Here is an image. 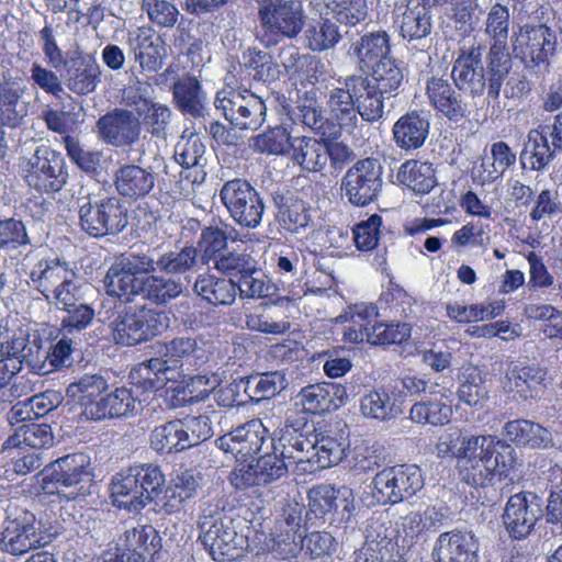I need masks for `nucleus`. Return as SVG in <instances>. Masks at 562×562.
Segmentation results:
<instances>
[{"mask_svg":"<svg viewBox=\"0 0 562 562\" xmlns=\"http://www.w3.org/2000/svg\"><path fill=\"white\" fill-rule=\"evenodd\" d=\"M503 435L517 447L546 450L554 446L551 431L530 419L517 418L507 422L503 427Z\"/></svg>","mask_w":562,"mask_h":562,"instance_id":"2f4dec72","label":"nucleus"},{"mask_svg":"<svg viewBox=\"0 0 562 562\" xmlns=\"http://www.w3.org/2000/svg\"><path fill=\"white\" fill-rule=\"evenodd\" d=\"M241 383L249 398L259 403L279 394L288 385V380L280 371H268L251 374L243 379Z\"/></svg>","mask_w":562,"mask_h":562,"instance_id":"37998d69","label":"nucleus"},{"mask_svg":"<svg viewBox=\"0 0 562 562\" xmlns=\"http://www.w3.org/2000/svg\"><path fill=\"white\" fill-rule=\"evenodd\" d=\"M259 25L256 38L266 47L294 40L303 31L306 15L299 0H257Z\"/></svg>","mask_w":562,"mask_h":562,"instance_id":"20e7f679","label":"nucleus"},{"mask_svg":"<svg viewBox=\"0 0 562 562\" xmlns=\"http://www.w3.org/2000/svg\"><path fill=\"white\" fill-rule=\"evenodd\" d=\"M458 396L461 402L470 406L482 405L487 400L488 387L476 368H469L462 373Z\"/></svg>","mask_w":562,"mask_h":562,"instance_id":"052dcab7","label":"nucleus"},{"mask_svg":"<svg viewBox=\"0 0 562 562\" xmlns=\"http://www.w3.org/2000/svg\"><path fill=\"white\" fill-rule=\"evenodd\" d=\"M370 78H364L366 83L375 88L380 93L393 94L403 82L402 69L392 58H384L380 64L370 68Z\"/></svg>","mask_w":562,"mask_h":562,"instance_id":"864d4df0","label":"nucleus"},{"mask_svg":"<svg viewBox=\"0 0 562 562\" xmlns=\"http://www.w3.org/2000/svg\"><path fill=\"white\" fill-rule=\"evenodd\" d=\"M558 46L555 32L546 23L519 25L512 36L513 55L527 69L543 74L549 69V59Z\"/></svg>","mask_w":562,"mask_h":562,"instance_id":"0eeeda50","label":"nucleus"},{"mask_svg":"<svg viewBox=\"0 0 562 562\" xmlns=\"http://www.w3.org/2000/svg\"><path fill=\"white\" fill-rule=\"evenodd\" d=\"M200 476L194 471L186 469L177 471L165 490L161 488L156 502L166 513L181 510L187 501L193 498L200 487Z\"/></svg>","mask_w":562,"mask_h":562,"instance_id":"7c9ffc66","label":"nucleus"},{"mask_svg":"<svg viewBox=\"0 0 562 562\" xmlns=\"http://www.w3.org/2000/svg\"><path fill=\"white\" fill-rule=\"evenodd\" d=\"M156 176L151 167L144 168L136 164H123L113 175V184L116 192L133 200L145 198L154 189Z\"/></svg>","mask_w":562,"mask_h":562,"instance_id":"c85d7f7f","label":"nucleus"},{"mask_svg":"<svg viewBox=\"0 0 562 562\" xmlns=\"http://www.w3.org/2000/svg\"><path fill=\"white\" fill-rule=\"evenodd\" d=\"M267 432L260 419H251L217 438L215 445L225 453L246 462L261 451L268 439Z\"/></svg>","mask_w":562,"mask_h":562,"instance_id":"6ab92c4d","label":"nucleus"},{"mask_svg":"<svg viewBox=\"0 0 562 562\" xmlns=\"http://www.w3.org/2000/svg\"><path fill=\"white\" fill-rule=\"evenodd\" d=\"M53 538L54 533L44 529L33 513L13 508L3 521L0 549L12 555H20L49 544Z\"/></svg>","mask_w":562,"mask_h":562,"instance_id":"1a4fd4ad","label":"nucleus"},{"mask_svg":"<svg viewBox=\"0 0 562 562\" xmlns=\"http://www.w3.org/2000/svg\"><path fill=\"white\" fill-rule=\"evenodd\" d=\"M89 457L85 453H72L49 463L42 471L46 488L53 485L56 493L68 501L90 495L94 487L93 477L88 470Z\"/></svg>","mask_w":562,"mask_h":562,"instance_id":"423d86ee","label":"nucleus"},{"mask_svg":"<svg viewBox=\"0 0 562 562\" xmlns=\"http://www.w3.org/2000/svg\"><path fill=\"white\" fill-rule=\"evenodd\" d=\"M294 123H302L313 132L325 136L327 134L328 120L323 114V109L314 100L299 101L290 112Z\"/></svg>","mask_w":562,"mask_h":562,"instance_id":"774afa93","label":"nucleus"},{"mask_svg":"<svg viewBox=\"0 0 562 562\" xmlns=\"http://www.w3.org/2000/svg\"><path fill=\"white\" fill-rule=\"evenodd\" d=\"M293 138L283 125L269 127L254 137V148L270 155H284L292 148Z\"/></svg>","mask_w":562,"mask_h":562,"instance_id":"680f3d73","label":"nucleus"},{"mask_svg":"<svg viewBox=\"0 0 562 562\" xmlns=\"http://www.w3.org/2000/svg\"><path fill=\"white\" fill-rule=\"evenodd\" d=\"M292 160L302 169L316 172L326 166L325 143L313 137H294L292 143Z\"/></svg>","mask_w":562,"mask_h":562,"instance_id":"79ce46f5","label":"nucleus"},{"mask_svg":"<svg viewBox=\"0 0 562 562\" xmlns=\"http://www.w3.org/2000/svg\"><path fill=\"white\" fill-rule=\"evenodd\" d=\"M193 291L212 305H232L236 300V284L234 279L218 278L213 274H200Z\"/></svg>","mask_w":562,"mask_h":562,"instance_id":"ea45409f","label":"nucleus"},{"mask_svg":"<svg viewBox=\"0 0 562 562\" xmlns=\"http://www.w3.org/2000/svg\"><path fill=\"white\" fill-rule=\"evenodd\" d=\"M276 209V221L285 232L294 235L304 234L314 227L311 205L286 189H278L271 193Z\"/></svg>","mask_w":562,"mask_h":562,"instance_id":"aec40b11","label":"nucleus"},{"mask_svg":"<svg viewBox=\"0 0 562 562\" xmlns=\"http://www.w3.org/2000/svg\"><path fill=\"white\" fill-rule=\"evenodd\" d=\"M165 483V474L158 465L130 467L112 477L110 484L112 503L120 509L137 513L148 503L157 499Z\"/></svg>","mask_w":562,"mask_h":562,"instance_id":"7ed1b4c3","label":"nucleus"},{"mask_svg":"<svg viewBox=\"0 0 562 562\" xmlns=\"http://www.w3.org/2000/svg\"><path fill=\"white\" fill-rule=\"evenodd\" d=\"M25 114L19 89L10 82H0V125L15 126Z\"/></svg>","mask_w":562,"mask_h":562,"instance_id":"4d7b16f0","label":"nucleus"},{"mask_svg":"<svg viewBox=\"0 0 562 562\" xmlns=\"http://www.w3.org/2000/svg\"><path fill=\"white\" fill-rule=\"evenodd\" d=\"M479 542L472 531L442 532L437 538L432 559L435 562H477Z\"/></svg>","mask_w":562,"mask_h":562,"instance_id":"5701e85b","label":"nucleus"},{"mask_svg":"<svg viewBox=\"0 0 562 562\" xmlns=\"http://www.w3.org/2000/svg\"><path fill=\"white\" fill-rule=\"evenodd\" d=\"M199 526V539L213 560L235 559L240 539L232 526V519L218 505L209 504L203 509Z\"/></svg>","mask_w":562,"mask_h":562,"instance_id":"f8f14e48","label":"nucleus"},{"mask_svg":"<svg viewBox=\"0 0 562 562\" xmlns=\"http://www.w3.org/2000/svg\"><path fill=\"white\" fill-rule=\"evenodd\" d=\"M80 228L93 238L119 235L128 225V210L116 196L92 199L88 193L76 201Z\"/></svg>","mask_w":562,"mask_h":562,"instance_id":"39448f33","label":"nucleus"},{"mask_svg":"<svg viewBox=\"0 0 562 562\" xmlns=\"http://www.w3.org/2000/svg\"><path fill=\"white\" fill-rule=\"evenodd\" d=\"M177 109L199 123L210 119L207 94L195 76L183 75L169 86Z\"/></svg>","mask_w":562,"mask_h":562,"instance_id":"4be33fe9","label":"nucleus"},{"mask_svg":"<svg viewBox=\"0 0 562 562\" xmlns=\"http://www.w3.org/2000/svg\"><path fill=\"white\" fill-rule=\"evenodd\" d=\"M165 357L183 367H201L209 357L201 339L189 336L175 337L165 342Z\"/></svg>","mask_w":562,"mask_h":562,"instance_id":"58836bf2","label":"nucleus"},{"mask_svg":"<svg viewBox=\"0 0 562 562\" xmlns=\"http://www.w3.org/2000/svg\"><path fill=\"white\" fill-rule=\"evenodd\" d=\"M483 50L481 45L462 48L451 71L457 88L473 97L482 95L488 85L482 59Z\"/></svg>","mask_w":562,"mask_h":562,"instance_id":"412c9836","label":"nucleus"},{"mask_svg":"<svg viewBox=\"0 0 562 562\" xmlns=\"http://www.w3.org/2000/svg\"><path fill=\"white\" fill-rule=\"evenodd\" d=\"M459 472L467 484L486 486L493 479L507 476L517 465L516 449L508 442L492 436H471L461 441Z\"/></svg>","mask_w":562,"mask_h":562,"instance_id":"f03ea898","label":"nucleus"},{"mask_svg":"<svg viewBox=\"0 0 562 562\" xmlns=\"http://www.w3.org/2000/svg\"><path fill=\"white\" fill-rule=\"evenodd\" d=\"M24 179L37 192L60 191L68 179L63 154L48 145L37 146L25 164Z\"/></svg>","mask_w":562,"mask_h":562,"instance_id":"4468645a","label":"nucleus"},{"mask_svg":"<svg viewBox=\"0 0 562 562\" xmlns=\"http://www.w3.org/2000/svg\"><path fill=\"white\" fill-rule=\"evenodd\" d=\"M383 166L378 158L359 159L341 179V193L357 207H364L376 201L383 189Z\"/></svg>","mask_w":562,"mask_h":562,"instance_id":"ddd939ff","label":"nucleus"},{"mask_svg":"<svg viewBox=\"0 0 562 562\" xmlns=\"http://www.w3.org/2000/svg\"><path fill=\"white\" fill-rule=\"evenodd\" d=\"M220 199L237 225L247 229L260 226L266 205L263 198L250 182L241 178L224 182Z\"/></svg>","mask_w":562,"mask_h":562,"instance_id":"9b49d317","label":"nucleus"},{"mask_svg":"<svg viewBox=\"0 0 562 562\" xmlns=\"http://www.w3.org/2000/svg\"><path fill=\"white\" fill-rule=\"evenodd\" d=\"M30 278L45 297H48L52 286L75 278V272L67 260L53 257L40 260L31 270Z\"/></svg>","mask_w":562,"mask_h":562,"instance_id":"4c0bfd02","label":"nucleus"},{"mask_svg":"<svg viewBox=\"0 0 562 562\" xmlns=\"http://www.w3.org/2000/svg\"><path fill=\"white\" fill-rule=\"evenodd\" d=\"M490 3L485 19L484 32L492 41V44H507L509 34V10L506 5L493 0Z\"/></svg>","mask_w":562,"mask_h":562,"instance_id":"e2e57ef3","label":"nucleus"},{"mask_svg":"<svg viewBox=\"0 0 562 562\" xmlns=\"http://www.w3.org/2000/svg\"><path fill=\"white\" fill-rule=\"evenodd\" d=\"M126 105L135 110V114L140 121V128L153 137L166 139L168 130L171 124L173 112L171 108L165 103L156 102L149 97L127 95Z\"/></svg>","mask_w":562,"mask_h":562,"instance_id":"393cba45","label":"nucleus"},{"mask_svg":"<svg viewBox=\"0 0 562 562\" xmlns=\"http://www.w3.org/2000/svg\"><path fill=\"white\" fill-rule=\"evenodd\" d=\"M548 134L547 126L529 131L519 157L524 169L544 170L553 160L557 150L561 149L552 143L549 144Z\"/></svg>","mask_w":562,"mask_h":562,"instance_id":"e433bc0d","label":"nucleus"},{"mask_svg":"<svg viewBox=\"0 0 562 562\" xmlns=\"http://www.w3.org/2000/svg\"><path fill=\"white\" fill-rule=\"evenodd\" d=\"M249 469L252 470L256 476V484H266L279 480L290 471L288 461L274 450L261 456L256 464L249 465Z\"/></svg>","mask_w":562,"mask_h":562,"instance_id":"338daca9","label":"nucleus"},{"mask_svg":"<svg viewBox=\"0 0 562 562\" xmlns=\"http://www.w3.org/2000/svg\"><path fill=\"white\" fill-rule=\"evenodd\" d=\"M149 446L159 454H170L187 450L180 420L172 419L158 425L149 434Z\"/></svg>","mask_w":562,"mask_h":562,"instance_id":"de8ad7c7","label":"nucleus"},{"mask_svg":"<svg viewBox=\"0 0 562 562\" xmlns=\"http://www.w3.org/2000/svg\"><path fill=\"white\" fill-rule=\"evenodd\" d=\"M199 265V250L193 245H186L177 250H170L154 257V266L160 272L171 276L186 274L193 271Z\"/></svg>","mask_w":562,"mask_h":562,"instance_id":"c03bdc74","label":"nucleus"},{"mask_svg":"<svg viewBox=\"0 0 562 562\" xmlns=\"http://www.w3.org/2000/svg\"><path fill=\"white\" fill-rule=\"evenodd\" d=\"M159 537L151 526H140L125 532L127 549L135 562L153 559L159 548Z\"/></svg>","mask_w":562,"mask_h":562,"instance_id":"3c124183","label":"nucleus"},{"mask_svg":"<svg viewBox=\"0 0 562 562\" xmlns=\"http://www.w3.org/2000/svg\"><path fill=\"white\" fill-rule=\"evenodd\" d=\"M63 81L78 97L94 92L101 82V67L90 55H79L64 61Z\"/></svg>","mask_w":562,"mask_h":562,"instance_id":"b1692460","label":"nucleus"},{"mask_svg":"<svg viewBox=\"0 0 562 562\" xmlns=\"http://www.w3.org/2000/svg\"><path fill=\"white\" fill-rule=\"evenodd\" d=\"M373 496L383 505L398 504L424 486L422 470L415 464L385 468L372 480Z\"/></svg>","mask_w":562,"mask_h":562,"instance_id":"2eb2a0df","label":"nucleus"},{"mask_svg":"<svg viewBox=\"0 0 562 562\" xmlns=\"http://www.w3.org/2000/svg\"><path fill=\"white\" fill-rule=\"evenodd\" d=\"M451 416V405L442 397H426L409 409L411 420L420 425L442 426L450 422Z\"/></svg>","mask_w":562,"mask_h":562,"instance_id":"09e8293b","label":"nucleus"},{"mask_svg":"<svg viewBox=\"0 0 562 562\" xmlns=\"http://www.w3.org/2000/svg\"><path fill=\"white\" fill-rule=\"evenodd\" d=\"M136 401L132 391L121 386L105 396H101L98 402L86 403L83 414L93 420L125 417L133 413Z\"/></svg>","mask_w":562,"mask_h":562,"instance_id":"72a5a7b5","label":"nucleus"},{"mask_svg":"<svg viewBox=\"0 0 562 562\" xmlns=\"http://www.w3.org/2000/svg\"><path fill=\"white\" fill-rule=\"evenodd\" d=\"M398 182L416 194H427L437 184L435 169L431 164L417 160H407L398 169Z\"/></svg>","mask_w":562,"mask_h":562,"instance_id":"a19ab883","label":"nucleus"},{"mask_svg":"<svg viewBox=\"0 0 562 562\" xmlns=\"http://www.w3.org/2000/svg\"><path fill=\"white\" fill-rule=\"evenodd\" d=\"M128 46L135 61L144 71L157 72L162 68L166 56L165 41L154 29H137L135 34L128 37Z\"/></svg>","mask_w":562,"mask_h":562,"instance_id":"cd10ccee","label":"nucleus"},{"mask_svg":"<svg viewBox=\"0 0 562 562\" xmlns=\"http://www.w3.org/2000/svg\"><path fill=\"white\" fill-rule=\"evenodd\" d=\"M235 284L241 299H262L271 295L274 291L273 283L258 267L257 261L241 278L235 281Z\"/></svg>","mask_w":562,"mask_h":562,"instance_id":"5fc2aeb1","label":"nucleus"},{"mask_svg":"<svg viewBox=\"0 0 562 562\" xmlns=\"http://www.w3.org/2000/svg\"><path fill=\"white\" fill-rule=\"evenodd\" d=\"M246 327L249 330L267 335H283L290 329V323L277 315L276 310L258 307L246 314Z\"/></svg>","mask_w":562,"mask_h":562,"instance_id":"13d9d810","label":"nucleus"},{"mask_svg":"<svg viewBox=\"0 0 562 562\" xmlns=\"http://www.w3.org/2000/svg\"><path fill=\"white\" fill-rule=\"evenodd\" d=\"M157 269L149 250L121 254L104 276L105 292L125 303L142 299L158 306L167 305L182 294L184 284L171 276L156 274Z\"/></svg>","mask_w":562,"mask_h":562,"instance_id":"f257e3e1","label":"nucleus"},{"mask_svg":"<svg viewBox=\"0 0 562 562\" xmlns=\"http://www.w3.org/2000/svg\"><path fill=\"white\" fill-rule=\"evenodd\" d=\"M542 505L541 497L531 492L512 495L502 516L509 536L518 540L528 537L543 516Z\"/></svg>","mask_w":562,"mask_h":562,"instance_id":"dca6fc26","label":"nucleus"},{"mask_svg":"<svg viewBox=\"0 0 562 562\" xmlns=\"http://www.w3.org/2000/svg\"><path fill=\"white\" fill-rule=\"evenodd\" d=\"M0 356L35 372L44 357V339L27 327L5 328L0 333Z\"/></svg>","mask_w":562,"mask_h":562,"instance_id":"f3484780","label":"nucleus"},{"mask_svg":"<svg viewBox=\"0 0 562 562\" xmlns=\"http://www.w3.org/2000/svg\"><path fill=\"white\" fill-rule=\"evenodd\" d=\"M427 95L431 105L451 122L458 123L469 113L464 98L448 80L435 77L429 79Z\"/></svg>","mask_w":562,"mask_h":562,"instance_id":"c756f323","label":"nucleus"},{"mask_svg":"<svg viewBox=\"0 0 562 562\" xmlns=\"http://www.w3.org/2000/svg\"><path fill=\"white\" fill-rule=\"evenodd\" d=\"M360 92H357L358 115L367 122H375L382 119L384 113L383 101L386 93H380L379 90L366 83L363 78L362 85L359 83Z\"/></svg>","mask_w":562,"mask_h":562,"instance_id":"0e129e2a","label":"nucleus"},{"mask_svg":"<svg viewBox=\"0 0 562 562\" xmlns=\"http://www.w3.org/2000/svg\"><path fill=\"white\" fill-rule=\"evenodd\" d=\"M303 424L294 423L289 417L280 429L278 439L271 440L272 450L278 451L285 461H291L303 447L312 448V440L299 432Z\"/></svg>","mask_w":562,"mask_h":562,"instance_id":"603ef678","label":"nucleus"},{"mask_svg":"<svg viewBox=\"0 0 562 562\" xmlns=\"http://www.w3.org/2000/svg\"><path fill=\"white\" fill-rule=\"evenodd\" d=\"M390 36L385 31L371 32L362 35L353 42L349 49V55L356 58L359 69L362 72H369L370 68L384 58L389 57Z\"/></svg>","mask_w":562,"mask_h":562,"instance_id":"c9c22d12","label":"nucleus"},{"mask_svg":"<svg viewBox=\"0 0 562 562\" xmlns=\"http://www.w3.org/2000/svg\"><path fill=\"white\" fill-rule=\"evenodd\" d=\"M113 326L114 341L133 347L161 335L169 326V317L165 312L136 305L119 312Z\"/></svg>","mask_w":562,"mask_h":562,"instance_id":"6e6552de","label":"nucleus"},{"mask_svg":"<svg viewBox=\"0 0 562 562\" xmlns=\"http://www.w3.org/2000/svg\"><path fill=\"white\" fill-rule=\"evenodd\" d=\"M108 389L105 378L99 373L83 374L77 381L70 383L66 390L68 396L78 397L81 405L98 402L100 395Z\"/></svg>","mask_w":562,"mask_h":562,"instance_id":"69168bd1","label":"nucleus"},{"mask_svg":"<svg viewBox=\"0 0 562 562\" xmlns=\"http://www.w3.org/2000/svg\"><path fill=\"white\" fill-rule=\"evenodd\" d=\"M506 46L507 44H491L487 53V68L490 72L487 98L492 100L499 98L503 82L512 69V59L506 50Z\"/></svg>","mask_w":562,"mask_h":562,"instance_id":"a18cd8bd","label":"nucleus"},{"mask_svg":"<svg viewBox=\"0 0 562 562\" xmlns=\"http://www.w3.org/2000/svg\"><path fill=\"white\" fill-rule=\"evenodd\" d=\"M429 130L428 116L417 111H411L394 123L392 128L393 140L402 150H415L424 146Z\"/></svg>","mask_w":562,"mask_h":562,"instance_id":"473e14b6","label":"nucleus"},{"mask_svg":"<svg viewBox=\"0 0 562 562\" xmlns=\"http://www.w3.org/2000/svg\"><path fill=\"white\" fill-rule=\"evenodd\" d=\"M360 411L364 417L385 422L401 415L402 406L395 396L384 389H378L361 397Z\"/></svg>","mask_w":562,"mask_h":562,"instance_id":"49530a36","label":"nucleus"},{"mask_svg":"<svg viewBox=\"0 0 562 562\" xmlns=\"http://www.w3.org/2000/svg\"><path fill=\"white\" fill-rule=\"evenodd\" d=\"M306 47L312 52H325L342 38V31L330 20L310 25L304 34Z\"/></svg>","mask_w":562,"mask_h":562,"instance_id":"6e6d98bb","label":"nucleus"},{"mask_svg":"<svg viewBox=\"0 0 562 562\" xmlns=\"http://www.w3.org/2000/svg\"><path fill=\"white\" fill-rule=\"evenodd\" d=\"M243 66L256 80L272 82L282 76L280 65L272 55L257 47H248L243 54Z\"/></svg>","mask_w":562,"mask_h":562,"instance_id":"8fccbe9b","label":"nucleus"},{"mask_svg":"<svg viewBox=\"0 0 562 562\" xmlns=\"http://www.w3.org/2000/svg\"><path fill=\"white\" fill-rule=\"evenodd\" d=\"M429 8L424 2L409 1L395 20L402 37L408 43H418L420 50L429 48L432 42L429 37L432 29Z\"/></svg>","mask_w":562,"mask_h":562,"instance_id":"a878e982","label":"nucleus"},{"mask_svg":"<svg viewBox=\"0 0 562 562\" xmlns=\"http://www.w3.org/2000/svg\"><path fill=\"white\" fill-rule=\"evenodd\" d=\"M547 370L536 364L515 366L507 373L506 387L521 401L540 398L546 390Z\"/></svg>","mask_w":562,"mask_h":562,"instance_id":"f704fd0d","label":"nucleus"},{"mask_svg":"<svg viewBox=\"0 0 562 562\" xmlns=\"http://www.w3.org/2000/svg\"><path fill=\"white\" fill-rule=\"evenodd\" d=\"M362 82V77H347L345 87L333 88L327 93L329 113L341 128L350 131L358 124L357 92Z\"/></svg>","mask_w":562,"mask_h":562,"instance_id":"bb28decb","label":"nucleus"},{"mask_svg":"<svg viewBox=\"0 0 562 562\" xmlns=\"http://www.w3.org/2000/svg\"><path fill=\"white\" fill-rule=\"evenodd\" d=\"M99 138L113 147H131L139 140L140 121L135 112L116 108L95 123Z\"/></svg>","mask_w":562,"mask_h":562,"instance_id":"a211bd4d","label":"nucleus"},{"mask_svg":"<svg viewBox=\"0 0 562 562\" xmlns=\"http://www.w3.org/2000/svg\"><path fill=\"white\" fill-rule=\"evenodd\" d=\"M214 106L234 128L240 131H257L266 122L263 99L247 89H222L216 93Z\"/></svg>","mask_w":562,"mask_h":562,"instance_id":"9d476101","label":"nucleus"},{"mask_svg":"<svg viewBox=\"0 0 562 562\" xmlns=\"http://www.w3.org/2000/svg\"><path fill=\"white\" fill-rule=\"evenodd\" d=\"M80 111L76 109L74 103L63 104L61 109H48L43 112V120L49 131L60 135L70 136L80 123Z\"/></svg>","mask_w":562,"mask_h":562,"instance_id":"bf43d9fd","label":"nucleus"}]
</instances>
